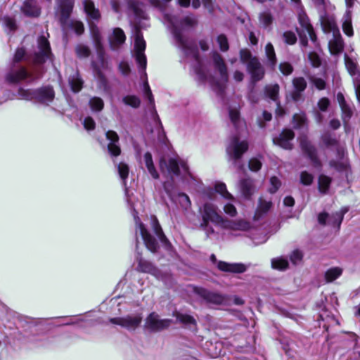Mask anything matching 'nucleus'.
I'll return each mask as SVG.
<instances>
[{
	"instance_id": "f257e3e1",
	"label": "nucleus",
	"mask_w": 360,
	"mask_h": 360,
	"mask_svg": "<svg viewBox=\"0 0 360 360\" xmlns=\"http://www.w3.org/2000/svg\"><path fill=\"white\" fill-rule=\"evenodd\" d=\"M164 20L171 30L176 45L184 52L187 57H191L195 61L196 66L194 68V70L199 79L202 81L209 80L219 93H223L229 79V75L226 65L222 56L217 52L212 53V58L214 68L219 74V80L214 82L212 79L208 78L207 73L205 72L200 63L198 50L194 41L184 34L187 28L192 27L195 25V19L190 16L180 19L177 16L166 13L164 15Z\"/></svg>"
},
{
	"instance_id": "f03ea898",
	"label": "nucleus",
	"mask_w": 360,
	"mask_h": 360,
	"mask_svg": "<svg viewBox=\"0 0 360 360\" xmlns=\"http://www.w3.org/2000/svg\"><path fill=\"white\" fill-rule=\"evenodd\" d=\"M83 5L84 12L87 15L91 36L98 55V63L92 62V65L100 83L106 86L107 79L101 70H108V63L105 56L102 43V35L100 29L95 23V22H98L99 21L101 13L99 10L95 7L94 2L91 0H84Z\"/></svg>"
},
{
	"instance_id": "7ed1b4c3",
	"label": "nucleus",
	"mask_w": 360,
	"mask_h": 360,
	"mask_svg": "<svg viewBox=\"0 0 360 360\" xmlns=\"http://www.w3.org/2000/svg\"><path fill=\"white\" fill-rule=\"evenodd\" d=\"M160 168L164 174L171 177L169 180L164 182L163 187L169 199L174 200L176 193L172 176H180L181 172L184 174L188 173V167L186 162L179 158H170L168 160L162 158L160 160Z\"/></svg>"
},
{
	"instance_id": "20e7f679",
	"label": "nucleus",
	"mask_w": 360,
	"mask_h": 360,
	"mask_svg": "<svg viewBox=\"0 0 360 360\" xmlns=\"http://www.w3.org/2000/svg\"><path fill=\"white\" fill-rule=\"evenodd\" d=\"M57 5V11L59 14V20L63 29L66 26L69 27L75 31V32L80 35L84 31V24L81 21L70 20L68 19L71 15L74 7V0H56Z\"/></svg>"
},
{
	"instance_id": "39448f33",
	"label": "nucleus",
	"mask_w": 360,
	"mask_h": 360,
	"mask_svg": "<svg viewBox=\"0 0 360 360\" xmlns=\"http://www.w3.org/2000/svg\"><path fill=\"white\" fill-rule=\"evenodd\" d=\"M248 149V142L245 140L240 141L238 134L231 137L226 146V153L229 160L231 161L233 165L239 170H242L243 168V165L241 164L240 160Z\"/></svg>"
},
{
	"instance_id": "423d86ee",
	"label": "nucleus",
	"mask_w": 360,
	"mask_h": 360,
	"mask_svg": "<svg viewBox=\"0 0 360 360\" xmlns=\"http://www.w3.org/2000/svg\"><path fill=\"white\" fill-rule=\"evenodd\" d=\"M18 94L22 98L26 100L34 99L37 102L44 104L52 102L55 96L54 91L51 86H44L35 90H25L20 88Z\"/></svg>"
},
{
	"instance_id": "0eeeda50",
	"label": "nucleus",
	"mask_w": 360,
	"mask_h": 360,
	"mask_svg": "<svg viewBox=\"0 0 360 360\" xmlns=\"http://www.w3.org/2000/svg\"><path fill=\"white\" fill-rule=\"evenodd\" d=\"M36 79L37 77L29 72L21 64H11L5 76L6 81L11 84H18L23 81L30 83Z\"/></svg>"
},
{
	"instance_id": "6e6552de",
	"label": "nucleus",
	"mask_w": 360,
	"mask_h": 360,
	"mask_svg": "<svg viewBox=\"0 0 360 360\" xmlns=\"http://www.w3.org/2000/svg\"><path fill=\"white\" fill-rule=\"evenodd\" d=\"M134 56L136 61L138 63L141 71L143 72L144 75H146V68L147 65V60L144 53L146 45V41L143 39V34L136 24L134 25Z\"/></svg>"
},
{
	"instance_id": "1a4fd4ad",
	"label": "nucleus",
	"mask_w": 360,
	"mask_h": 360,
	"mask_svg": "<svg viewBox=\"0 0 360 360\" xmlns=\"http://www.w3.org/2000/svg\"><path fill=\"white\" fill-rule=\"evenodd\" d=\"M36 65H40L46 60H52L50 44L45 36H41L37 40V47L29 59Z\"/></svg>"
},
{
	"instance_id": "9d476101",
	"label": "nucleus",
	"mask_w": 360,
	"mask_h": 360,
	"mask_svg": "<svg viewBox=\"0 0 360 360\" xmlns=\"http://www.w3.org/2000/svg\"><path fill=\"white\" fill-rule=\"evenodd\" d=\"M298 20L301 28H297V32L300 36L302 45L304 46L307 45L308 37L312 41L315 42L316 36L306 13L300 12L298 15Z\"/></svg>"
},
{
	"instance_id": "9b49d317",
	"label": "nucleus",
	"mask_w": 360,
	"mask_h": 360,
	"mask_svg": "<svg viewBox=\"0 0 360 360\" xmlns=\"http://www.w3.org/2000/svg\"><path fill=\"white\" fill-rule=\"evenodd\" d=\"M200 214L202 217V221H211V223L221 226L224 221L223 217L219 214V210L217 205L212 202H205L200 207Z\"/></svg>"
},
{
	"instance_id": "f8f14e48",
	"label": "nucleus",
	"mask_w": 360,
	"mask_h": 360,
	"mask_svg": "<svg viewBox=\"0 0 360 360\" xmlns=\"http://www.w3.org/2000/svg\"><path fill=\"white\" fill-rule=\"evenodd\" d=\"M143 319L141 313L128 314L122 317L110 319V322L115 325L120 326L128 330H136L141 324Z\"/></svg>"
},
{
	"instance_id": "ddd939ff",
	"label": "nucleus",
	"mask_w": 360,
	"mask_h": 360,
	"mask_svg": "<svg viewBox=\"0 0 360 360\" xmlns=\"http://www.w3.org/2000/svg\"><path fill=\"white\" fill-rule=\"evenodd\" d=\"M137 212L134 209V217L136 226V233L138 231L143 240L147 248L153 252H156L158 248V243L156 239L151 236V234L145 228L143 224L141 221L140 219L137 217Z\"/></svg>"
},
{
	"instance_id": "4468645a",
	"label": "nucleus",
	"mask_w": 360,
	"mask_h": 360,
	"mask_svg": "<svg viewBox=\"0 0 360 360\" xmlns=\"http://www.w3.org/2000/svg\"><path fill=\"white\" fill-rule=\"evenodd\" d=\"M172 322L171 319H161L157 313L152 312L146 319L145 327L152 332H158L169 328Z\"/></svg>"
},
{
	"instance_id": "2eb2a0df",
	"label": "nucleus",
	"mask_w": 360,
	"mask_h": 360,
	"mask_svg": "<svg viewBox=\"0 0 360 360\" xmlns=\"http://www.w3.org/2000/svg\"><path fill=\"white\" fill-rule=\"evenodd\" d=\"M300 147L303 153L308 157L314 167H320L321 162L317 155L316 147L304 136L300 139Z\"/></svg>"
},
{
	"instance_id": "dca6fc26",
	"label": "nucleus",
	"mask_w": 360,
	"mask_h": 360,
	"mask_svg": "<svg viewBox=\"0 0 360 360\" xmlns=\"http://www.w3.org/2000/svg\"><path fill=\"white\" fill-rule=\"evenodd\" d=\"M247 70L251 76L250 85H255L264 77V70L258 59L251 60L248 65Z\"/></svg>"
},
{
	"instance_id": "f3484780",
	"label": "nucleus",
	"mask_w": 360,
	"mask_h": 360,
	"mask_svg": "<svg viewBox=\"0 0 360 360\" xmlns=\"http://www.w3.org/2000/svg\"><path fill=\"white\" fill-rule=\"evenodd\" d=\"M295 137V134L291 129H284L277 137H274L273 141L274 143L280 147L286 149L291 150L292 148V143L291 141Z\"/></svg>"
},
{
	"instance_id": "a211bd4d",
	"label": "nucleus",
	"mask_w": 360,
	"mask_h": 360,
	"mask_svg": "<svg viewBox=\"0 0 360 360\" xmlns=\"http://www.w3.org/2000/svg\"><path fill=\"white\" fill-rule=\"evenodd\" d=\"M198 294L205 300L207 303L214 305H221L226 302V298L221 294L209 291L204 288H200L197 291Z\"/></svg>"
},
{
	"instance_id": "6ab92c4d",
	"label": "nucleus",
	"mask_w": 360,
	"mask_h": 360,
	"mask_svg": "<svg viewBox=\"0 0 360 360\" xmlns=\"http://www.w3.org/2000/svg\"><path fill=\"white\" fill-rule=\"evenodd\" d=\"M221 227L227 230L246 231L250 229L251 224L245 219L228 220L224 219Z\"/></svg>"
},
{
	"instance_id": "aec40b11",
	"label": "nucleus",
	"mask_w": 360,
	"mask_h": 360,
	"mask_svg": "<svg viewBox=\"0 0 360 360\" xmlns=\"http://www.w3.org/2000/svg\"><path fill=\"white\" fill-rule=\"evenodd\" d=\"M106 139L109 141L108 144V150L112 157H117L121 153V148L119 145V136L117 134L112 130L106 132Z\"/></svg>"
},
{
	"instance_id": "412c9836",
	"label": "nucleus",
	"mask_w": 360,
	"mask_h": 360,
	"mask_svg": "<svg viewBox=\"0 0 360 360\" xmlns=\"http://www.w3.org/2000/svg\"><path fill=\"white\" fill-rule=\"evenodd\" d=\"M126 40L125 34L120 28H115L111 35L109 36L110 49L113 51L118 50Z\"/></svg>"
},
{
	"instance_id": "4be33fe9",
	"label": "nucleus",
	"mask_w": 360,
	"mask_h": 360,
	"mask_svg": "<svg viewBox=\"0 0 360 360\" xmlns=\"http://www.w3.org/2000/svg\"><path fill=\"white\" fill-rule=\"evenodd\" d=\"M137 270L141 272L148 273L153 275L158 278L161 276V272L151 262L142 258L138 259Z\"/></svg>"
},
{
	"instance_id": "5701e85b",
	"label": "nucleus",
	"mask_w": 360,
	"mask_h": 360,
	"mask_svg": "<svg viewBox=\"0 0 360 360\" xmlns=\"http://www.w3.org/2000/svg\"><path fill=\"white\" fill-rule=\"evenodd\" d=\"M23 13L30 17H38L41 13V8L35 0H26L22 6Z\"/></svg>"
},
{
	"instance_id": "b1692460",
	"label": "nucleus",
	"mask_w": 360,
	"mask_h": 360,
	"mask_svg": "<svg viewBox=\"0 0 360 360\" xmlns=\"http://www.w3.org/2000/svg\"><path fill=\"white\" fill-rule=\"evenodd\" d=\"M295 91L292 94V99L297 101L301 98V93L307 87V82L303 77H296L292 80Z\"/></svg>"
},
{
	"instance_id": "393cba45",
	"label": "nucleus",
	"mask_w": 360,
	"mask_h": 360,
	"mask_svg": "<svg viewBox=\"0 0 360 360\" xmlns=\"http://www.w3.org/2000/svg\"><path fill=\"white\" fill-rule=\"evenodd\" d=\"M219 269L226 272L243 273L246 270L243 264H229L225 262H219L217 265Z\"/></svg>"
},
{
	"instance_id": "a878e982",
	"label": "nucleus",
	"mask_w": 360,
	"mask_h": 360,
	"mask_svg": "<svg viewBox=\"0 0 360 360\" xmlns=\"http://www.w3.org/2000/svg\"><path fill=\"white\" fill-rule=\"evenodd\" d=\"M329 49L333 54H338L343 49V41L340 33L333 34V39L330 40Z\"/></svg>"
},
{
	"instance_id": "bb28decb",
	"label": "nucleus",
	"mask_w": 360,
	"mask_h": 360,
	"mask_svg": "<svg viewBox=\"0 0 360 360\" xmlns=\"http://www.w3.org/2000/svg\"><path fill=\"white\" fill-rule=\"evenodd\" d=\"M240 190L243 195L248 198L254 193L255 187L251 179H243L240 181Z\"/></svg>"
},
{
	"instance_id": "cd10ccee",
	"label": "nucleus",
	"mask_w": 360,
	"mask_h": 360,
	"mask_svg": "<svg viewBox=\"0 0 360 360\" xmlns=\"http://www.w3.org/2000/svg\"><path fill=\"white\" fill-rule=\"evenodd\" d=\"M321 22L325 32H333V34L339 32L336 23L333 18L321 16Z\"/></svg>"
},
{
	"instance_id": "c85d7f7f",
	"label": "nucleus",
	"mask_w": 360,
	"mask_h": 360,
	"mask_svg": "<svg viewBox=\"0 0 360 360\" xmlns=\"http://www.w3.org/2000/svg\"><path fill=\"white\" fill-rule=\"evenodd\" d=\"M173 316L176 318V322L189 327L196 326V321L191 315L175 311L173 313Z\"/></svg>"
},
{
	"instance_id": "c756f323",
	"label": "nucleus",
	"mask_w": 360,
	"mask_h": 360,
	"mask_svg": "<svg viewBox=\"0 0 360 360\" xmlns=\"http://www.w3.org/2000/svg\"><path fill=\"white\" fill-rule=\"evenodd\" d=\"M68 82L72 91L75 93L79 92L83 86V81L77 72L70 76Z\"/></svg>"
},
{
	"instance_id": "7c9ffc66",
	"label": "nucleus",
	"mask_w": 360,
	"mask_h": 360,
	"mask_svg": "<svg viewBox=\"0 0 360 360\" xmlns=\"http://www.w3.org/2000/svg\"><path fill=\"white\" fill-rule=\"evenodd\" d=\"M151 224L155 234L159 238L160 242L165 245H167L168 243V240L165 236L162 229L156 217H152Z\"/></svg>"
},
{
	"instance_id": "2f4dec72",
	"label": "nucleus",
	"mask_w": 360,
	"mask_h": 360,
	"mask_svg": "<svg viewBox=\"0 0 360 360\" xmlns=\"http://www.w3.org/2000/svg\"><path fill=\"white\" fill-rule=\"evenodd\" d=\"M347 212V209H345L341 210L340 212H335L330 215L328 225L339 229L343 220L344 214Z\"/></svg>"
},
{
	"instance_id": "473e14b6",
	"label": "nucleus",
	"mask_w": 360,
	"mask_h": 360,
	"mask_svg": "<svg viewBox=\"0 0 360 360\" xmlns=\"http://www.w3.org/2000/svg\"><path fill=\"white\" fill-rule=\"evenodd\" d=\"M144 161L146 166L148 169V172L152 176L153 178L157 179L159 178V174L155 169V167L153 164L152 155L150 153L147 152L144 155Z\"/></svg>"
},
{
	"instance_id": "72a5a7b5",
	"label": "nucleus",
	"mask_w": 360,
	"mask_h": 360,
	"mask_svg": "<svg viewBox=\"0 0 360 360\" xmlns=\"http://www.w3.org/2000/svg\"><path fill=\"white\" fill-rule=\"evenodd\" d=\"M331 181L332 179L330 177L324 174H321L318 179L319 192L322 194H326L329 190Z\"/></svg>"
},
{
	"instance_id": "f704fd0d",
	"label": "nucleus",
	"mask_w": 360,
	"mask_h": 360,
	"mask_svg": "<svg viewBox=\"0 0 360 360\" xmlns=\"http://www.w3.org/2000/svg\"><path fill=\"white\" fill-rule=\"evenodd\" d=\"M174 202H178L184 210H188L191 207L189 197L184 193H178L175 195Z\"/></svg>"
},
{
	"instance_id": "c9c22d12",
	"label": "nucleus",
	"mask_w": 360,
	"mask_h": 360,
	"mask_svg": "<svg viewBox=\"0 0 360 360\" xmlns=\"http://www.w3.org/2000/svg\"><path fill=\"white\" fill-rule=\"evenodd\" d=\"M342 30L345 34H347L348 37L353 36L354 32L352 25L351 12L349 10L346 11V13L344 15Z\"/></svg>"
},
{
	"instance_id": "e433bc0d",
	"label": "nucleus",
	"mask_w": 360,
	"mask_h": 360,
	"mask_svg": "<svg viewBox=\"0 0 360 360\" xmlns=\"http://www.w3.org/2000/svg\"><path fill=\"white\" fill-rule=\"evenodd\" d=\"M216 193L220 194L224 199L231 202L235 200L234 197L226 189V186L224 183L217 182L214 186Z\"/></svg>"
},
{
	"instance_id": "4c0bfd02",
	"label": "nucleus",
	"mask_w": 360,
	"mask_h": 360,
	"mask_svg": "<svg viewBox=\"0 0 360 360\" xmlns=\"http://www.w3.org/2000/svg\"><path fill=\"white\" fill-rule=\"evenodd\" d=\"M279 93V86L277 84H269L265 86L264 94L274 101H277Z\"/></svg>"
},
{
	"instance_id": "58836bf2",
	"label": "nucleus",
	"mask_w": 360,
	"mask_h": 360,
	"mask_svg": "<svg viewBox=\"0 0 360 360\" xmlns=\"http://www.w3.org/2000/svg\"><path fill=\"white\" fill-rule=\"evenodd\" d=\"M340 108L342 111V120L346 128L349 125V122L353 115V109L349 104L341 106Z\"/></svg>"
},
{
	"instance_id": "ea45409f",
	"label": "nucleus",
	"mask_w": 360,
	"mask_h": 360,
	"mask_svg": "<svg viewBox=\"0 0 360 360\" xmlns=\"http://www.w3.org/2000/svg\"><path fill=\"white\" fill-rule=\"evenodd\" d=\"M129 8L133 12L134 17L137 19H146V15L145 12L139 6V4L134 1H129Z\"/></svg>"
},
{
	"instance_id": "a19ab883",
	"label": "nucleus",
	"mask_w": 360,
	"mask_h": 360,
	"mask_svg": "<svg viewBox=\"0 0 360 360\" xmlns=\"http://www.w3.org/2000/svg\"><path fill=\"white\" fill-rule=\"evenodd\" d=\"M293 127L295 129H302L307 125V117L304 112L295 114L293 116Z\"/></svg>"
},
{
	"instance_id": "79ce46f5",
	"label": "nucleus",
	"mask_w": 360,
	"mask_h": 360,
	"mask_svg": "<svg viewBox=\"0 0 360 360\" xmlns=\"http://www.w3.org/2000/svg\"><path fill=\"white\" fill-rule=\"evenodd\" d=\"M89 105L94 112H100L103 109L104 102L100 97L94 96L90 98Z\"/></svg>"
},
{
	"instance_id": "37998d69",
	"label": "nucleus",
	"mask_w": 360,
	"mask_h": 360,
	"mask_svg": "<svg viewBox=\"0 0 360 360\" xmlns=\"http://www.w3.org/2000/svg\"><path fill=\"white\" fill-rule=\"evenodd\" d=\"M271 266L278 270H285L288 266V262L283 257L274 258L271 259Z\"/></svg>"
},
{
	"instance_id": "c03bdc74",
	"label": "nucleus",
	"mask_w": 360,
	"mask_h": 360,
	"mask_svg": "<svg viewBox=\"0 0 360 360\" xmlns=\"http://www.w3.org/2000/svg\"><path fill=\"white\" fill-rule=\"evenodd\" d=\"M129 167L127 164L120 162L117 165V172L124 186H126V180L129 176Z\"/></svg>"
},
{
	"instance_id": "a18cd8bd",
	"label": "nucleus",
	"mask_w": 360,
	"mask_h": 360,
	"mask_svg": "<svg viewBox=\"0 0 360 360\" xmlns=\"http://www.w3.org/2000/svg\"><path fill=\"white\" fill-rule=\"evenodd\" d=\"M271 205L272 203L271 201H266L260 198L257 210V214L258 217H260L262 214L266 213L271 207Z\"/></svg>"
},
{
	"instance_id": "49530a36",
	"label": "nucleus",
	"mask_w": 360,
	"mask_h": 360,
	"mask_svg": "<svg viewBox=\"0 0 360 360\" xmlns=\"http://www.w3.org/2000/svg\"><path fill=\"white\" fill-rule=\"evenodd\" d=\"M345 62L347 70L350 75L360 70L357 63L347 56L345 57Z\"/></svg>"
},
{
	"instance_id": "de8ad7c7",
	"label": "nucleus",
	"mask_w": 360,
	"mask_h": 360,
	"mask_svg": "<svg viewBox=\"0 0 360 360\" xmlns=\"http://www.w3.org/2000/svg\"><path fill=\"white\" fill-rule=\"evenodd\" d=\"M229 117L236 130L238 131L241 124V122L240 120L239 112L236 109H230Z\"/></svg>"
},
{
	"instance_id": "09e8293b",
	"label": "nucleus",
	"mask_w": 360,
	"mask_h": 360,
	"mask_svg": "<svg viewBox=\"0 0 360 360\" xmlns=\"http://www.w3.org/2000/svg\"><path fill=\"white\" fill-rule=\"evenodd\" d=\"M341 274L342 270L340 268H331L326 272L325 278L328 282H331L339 277Z\"/></svg>"
},
{
	"instance_id": "8fccbe9b",
	"label": "nucleus",
	"mask_w": 360,
	"mask_h": 360,
	"mask_svg": "<svg viewBox=\"0 0 360 360\" xmlns=\"http://www.w3.org/2000/svg\"><path fill=\"white\" fill-rule=\"evenodd\" d=\"M358 102H360V70L351 75Z\"/></svg>"
},
{
	"instance_id": "3c124183",
	"label": "nucleus",
	"mask_w": 360,
	"mask_h": 360,
	"mask_svg": "<svg viewBox=\"0 0 360 360\" xmlns=\"http://www.w3.org/2000/svg\"><path fill=\"white\" fill-rule=\"evenodd\" d=\"M124 104L133 108H138L140 105V99L136 96H126L122 98Z\"/></svg>"
},
{
	"instance_id": "603ef678",
	"label": "nucleus",
	"mask_w": 360,
	"mask_h": 360,
	"mask_svg": "<svg viewBox=\"0 0 360 360\" xmlns=\"http://www.w3.org/2000/svg\"><path fill=\"white\" fill-rule=\"evenodd\" d=\"M266 55L272 65H274L276 61V53L273 45L268 43L265 47Z\"/></svg>"
},
{
	"instance_id": "864d4df0",
	"label": "nucleus",
	"mask_w": 360,
	"mask_h": 360,
	"mask_svg": "<svg viewBox=\"0 0 360 360\" xmlns=\"http://www.w3.org/2000/svg\"><path fill=\"white\" fill-rule=\"evenodd\" d=\"M24 59H25V51L23 48H18L15 51L11 64H20Z\"/></svg>"
},
{
	"instance_id": "5fc2aeb1",
	"label": "nucleus",
	"mask_w": 360,
	"mask_h": 360,
	"mask_svg": "<svg viewBox=\"0 0 360 360\" xmlns=\"http://www.w3.org/2000/svg\"><path fill=\"white\" fill-rule=\"evenodd\" d=\"M282 38L285 43L289 45L295 44L297 41V37L292 31L285 32L282 35Z\"/></svg>"
},
{
	"instance_id": "6e6d98bb",
	"label": "nucleus",
	"mask_w": 360,
	"mask_h": 360,
	"mask_svg": "<svg viewBox=\"0 0 360 360\" xmlns=\"http://www.w3.org/2000/svg\"><path fill=\"white\" fill-rule=\"evenodd\" d=\"M314 181L313 174L303 171L300 173V183L304 186H310Z\"/></svg>"
},
{
	"instance_id": "4d7b16f0",
	"label": "nucleus",
	"mask_w": 360,
	"mask_h": 360,
	"mask_svg": "<svg viewBox=\"0 0 360 360\" xmlns=\"http://www.w3.org/2000/svg\"><path fill=\"white\" fill-rule=\"evenodd\" d=\"M240 59L243 63L248 65L251 60L257 58H253L250 51L248 49H241L240 51Z\"/></svg>"
},
{
	"instance_id": "13d9d810",
	"label": "nucleus",
	"mask_w": 360,
	"mask_h": 360,
	"mask_svg": "<svg viewBox=\"0 0 360 360\" xmlns=\"http://www.w3.org/2000/svg\"><path fill=\"white\" fill-rule=\"evenodd\" d=\"M273 18L269 12H263L259 15V22L265 27L270 25Z\"/></svg>"
},
{
	"instance_id": "bf43d9fd",
	"label": "nucleus",
	"mask_w": 360,
	"mask_h": 360,
	"mask_svg": "<svg viewBox=\"0 0 360 360\" xmlns=\"http://www.w3.org/2000/svg\"><path fill=\"white\" fill-rule=\"evenodd\" d=\"M77 55L81 58H86L90 55V49L87 46L78 44L75 49Z\"/></svg>"
},
{
	"instance_id": "052dcab7",
	"label": "nucleus",
	"mask_w": 360,
	"mask_h": 360,
	"mask_svg": "<svg viewBox=\"0 0 360 360\" xmlns=\"http://www.w3.org/2000/svg\"><path fill=\"white\" fill-rule=\"evenodd\" d=\"M321 140L326 146H333L337 143V140L329 132L324 133L321 136Z\"/></svg>"
},
{
	"instance_id": "680f3d73",
	"label": "nucleus",
	"mask_w": 360,
	"mask_h": 360,
	"mask_svg": "<svg viewBox=\"0 0 360 360\" xmlns=\"http://www.w3.org/2000/svg\"><path fill=\"white\" fill-rule=\"evenodd\" d=\"M4 23L6 30L8 32H14L17 29L16 22L14 18L11 17H4Z\"/></svg>"
},
{
	"instance_id": "e2e57ef3",
	"label": "nucleus",
	"mask_w": 360,
	"mask_h": 360,
	"mask_svg": "<svg viewBox=\"0 0 360 360\" xmlns=\"http://www.w3.org/2000/svg\"><path fill=\"white\" fill-rule=\"evenodd\" d=\"M217 42L221 51H226L229 50V45L226 35L223 34H219L217 37Z\"/></svg>"
},
{
	"instance_id": "0e129e2a",
	"label": "nucleus",
	"mask_w": 360,
	"mask_h": 360,
	"mask_svg": "<svg viewBox=\"0 0 360 360\" xmlns=\"http://www.w3.org/2000/svg\"><path fill=\"white\" fill-rule=\"evenodd\" d=\"M308 58L313 67L318 68L321 65V58L316 53L310 52L308 55Z\"/></svg>"
},
{
	"instance_id": "69168bd1",
	"label": "nucleus",
	"mask_w": 360,
	"mask_h": 360,
	"mask_svg": "<svg viewBox=\"0 0 360 360\" xmlns=\"http://www.w3.org/2000/svg\"><path fill=\"white\" fill-rule=\"evenodd\" d=\"M309 79L318 89L322 90L326 88V82L323 79L318 78L314 76H311Z\"/></svg>"
},
{
	"instance_id": "338daca9",
	"label": "nucleus",
	"mask_w": 360,
	"mask_h": 360,
	"mask_svg": "<svg viewBox=\"0 0 360 360\" xmlns=\"http://www.w3.org/2000/svg\"><path fill=\"white\" fill-rule=\"evenodd\" d=\"M211 221H201L200 227L205 232L207 237H210L214 233V230L212 225L210 224Z\"/></svg>"
},
{
	"instance_id": "774afa93",
	"label": "nucleus",
	"mask_w": 360,
	"mask_h": 360,
	"mask_svg": "<svg viewBox=\"0 0 360 360\" xmlns=\"http://www.w3.org/2000/svg\"><path fill=\"white\" fill-rule=\"evenodd\" d=\"M261 167H262V162L258 158H253L250 160L249 168L251 171L257 172L260 169Z\"/></svg>"
}]
</instances>
